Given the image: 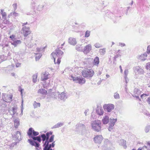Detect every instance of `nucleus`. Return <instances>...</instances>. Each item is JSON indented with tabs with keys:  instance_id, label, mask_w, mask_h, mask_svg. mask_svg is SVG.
I'll list each match as a JSON object with an SVG mask.
<instances>
[{
	"instance_id": "1",
	"label": "nucleus",
	"mask_w": 150,
	"mask_h": 150,
	"mask_svg": "<svg viewBox=\"0 0 150 150\" xmlns=\"http://www.w3.org/2000/svg\"><path fill=\"white\" fill-rule=\"evenodd\" d=\"M63 54L64 52L59 48L56 50L55 52H53L51 53V55L54 59V62L55 64L59 65Z\"/></svg>"
},
{
	"instance_id": "2",
	"label": "nucleus",
	"mask_w": 150,
	"mask_h": 150,
	"mask_svg": "<svg viewBox=\"0 0 150 150\" xmlns=\"http://www.w3.org/2000/svg\"><path fill=\"white\" fill-rule=\"evenodd\" d=\"M82 75L85 78H91L94 75V72L92 69L85 68L82 70L81 72Z\"/></svg>"
},
{
	"instance_id": "3",
	"label": "nucleus",
	"mask_w": 150,
	"mask_h": 150,
	"mask_svg": "<svg viewBox=\"0 0 150 150\" xmlns=\"http://www.w3.org/2000/svg\"><path fill=\"white\" fill-rule=\"evenodd\" d=\"M101 122L100 120L93 121L91 125L92 128L95 131L98 132L101 130Z\"/></svg>"
},
{
	"instance_id": "4",
	"label": "nucleus",
	"mask_w": 150,
	"mask_h": 150,
	"mask_svg": "<svg viewBox=\"0 0 150 150\" xmlns=\"http://www.w3.org/2000/svg\"><path fill=\"white\" fill-rule=\"evenodd\" d=\"M13 96L10 93H3L2 95V98L6 102H11L12 100Z\"/></svg>"
},
{
	"instance_id": "5",
	"label": "nucleus",
	"mask_w": 150,
	"mask_h": 150,
	"mask_svg": "<svg viewBox=\"0 0 150 150\" xmlns=\"http://www.w3.org/2000/svg\"><path fill=\"white\" fill-rule=\"evenodd\" d=\"M70 77L74 81H75L76 83L82 84L85 82V80L84 78L82 77H74L72 75Z\"/></svg>"
},
{
	"instance_id": "6",
	"label": "nucleus",
	"mask_w": 150,
	"mask_h": 150,
	"mask_svg": "<svg viewBox=\"0 0 150 150\" xmlns=\"http://www.w3.org/2000/svg\"><path fill=\"white\" fill-rule=\"evenodd\" d=\"M31 33L29 27H28L25 26L23 27L21 30V33L23 34L25 37H27Z\"/></svg>"
},
{
	"instance_id": "7",
	"label": "nucleus",
	"mask_w": 150,
	"mask_h": 150,
	"mask_svg": "<svg viewBox=\"0 0 150 150\" xmlns=\"http://www.w3.org/2000/svg\"><path fill=\"white\" fill-rule=\"evenodd\" d=\"M114 105L112 104H105L103 106L104 110L108 112H110L114 109Z\"/></svg>"
},
{
	"instance_id": "8",
	"label": "nucleus",
	"mask_w": 150,
	"mask_h": 150,
	"mask_svg": "<svg viewBox=\"0 0 150 150\" xmlns=\"http://www.w3.org/2000/svg\"><path fill=\"white\" fill-rule=\"evenodd\" d=\"M52 132H48L46 134V135L45 134H43L41 135V137L42 139V140L44 141L46 140L45 143L46 142H47L49 143L48 139L50 135L52 134Z\"/></svg>"
},
{
	"instance_id": "9",
	"label": "nucleus",
	"mask_w": 150,
	"mask_h": 150,
	"mask_svg": "<svg viewBox=\"0 0 150 150\" xmlns=\"http://www.w3.org/2000/svg\"><path fill=\"white\" fill-rule=\"evenodd\" d=\"M27 134L29 136H31L32 135L34 136H36L39 134V133L38 132L35 131L33 130L32 128L31 127L28 129Z\"/></svg>"
},
{
	"instance_id": "10",
	"label": "nucleus",
	"mask_w": 150,
	"mask_h": 150,
	"mask_svg": "<svg viewBox=\"0 0 150 150\" xmlns=\"http://www.w3.org/2000/svg\"><path fill=\"white\" fill-rule=\"evenodd\" d=\"M92 46L91 44H89L84 47L83 51L84 53L87 54L90 52Z\"/></svg>"
},
{
	"instance_id": "11",
	"label": "nucleus",
	"mask_w": 150,
	"mask_h": 150,
	"mask_svg": "<svg viewBox=\"0 0 150 150\" xmlns=\"http://www.w3.org/2000/svg\"><path fill=\"white\" fill-rule=\"evenodd\" d=\"M103 138L101 135H97L94 138V141L96 143H100L102 142Z\"/></svg>"
},
{
	"instance_id": "12",
	"label": "nucleus",
	"mask_w": 150,
	"mask_h": 150,
	"mask_svg": "<svg viewBox=\"0 0 150 150\" xmlns=\"http://www.w3.org/2000/svg\"><path fill=\"white\" fill-rule=\"evenodd\" d=\"M49 74L48 72H45L42 76L41 80L44 81L47 79L48 78Z\"/></svg>"
},
{
	"instance_id": "13",
	"label": "nucleus",
	"mask_w": 150,
	"mask_h": 150,
	"mask_svg": "<svg viewBox=\"0 0 150 150\" xmlns=\"http://www.w3.org/2000/svg\"><path fill=\"white\" fill-rule=\"evenodd\" d=\"M96 112L98 114L100 115H102L103 113V111L102 107H98L96 110Z\"/></svg>"
},
{
	"instance_id": "14",
	"label": "nucleus",
	"mask_w": 150,
	"mask_h": 150,
	"mask_svg": "<svg viewBox=\"0 0 150 150\" xmlns=\"http://www.w3.org/2000/svg\"><path fill=\"white\" fill-rule=\"evenodd\" d=\"M69 41L70 44L73 45H74L76 43V39L73 38H70L69 39Z\"/></svg>"
},
{
	"instance_id": "15",
	"label": "nucleus",
	"mask_w": 150,
	"mask_h": 150,
	"mask_svg": "<svg viewBox=\"0 0 150 150\" xmlns=\"http://www.w3.org/2000/svg\"><path fill=\"white\" fill-rule=\"evenodd\" d=\"M38 93L42 95H46L47 94V91L45 89L41 88L38 90Z\"/></svg>"
},
{
	"instance_id": "16",
	"label": "nucleus",
	"mask_w": 150,
	"mask_h": 150,
	"mask_svg": "<svg viewBox=\"0 0 150 150\" xmlns=\"http://www.w3.org/2000/svg\"><path fill=\"white\" fill-rule=\"evenodd\" d=\"M99 63V58L97 57H96L94 59L93 64L94 65L98 66Z\"/></svg>"
},
{
	"instance_id": "17",
	"label": "nucleus",
	"mask_w": 150,
	"mask_h": 150,
	"mask_svg": "<svg viewBox=\"0 0 150 150\" xmlns=\"http://www.w3.org/2000/svg\"><path fill=\"white\" fill-rule=\"evenodd\" d=\"M147 57V54L146 53L142 54L139 57V59L142 61L145 60Z\"/></svg>"
},
{
	"instance_id": "18",
	"label": "nucleus",
	"mask_w": 150,
	"mask_h": 150,
	"mask_svg": "<svg viewBox=\"0 0 150 150\" xmlns=\"http://www.w3.org/2000/svg\"><path fill=\"white\" fill-rule=\"evenodd\" d=\"M48 142H46L44 144V147L43 149V150H52V149H50V146L49 147H48Z\"/></svg>"
},
{
	"instance_id": "19",
	"label": "nucleus",
	"mask_w": 150,
	"mask_h": 150,
	"mask_svg": "<svg viewBox=\"0 0 150 150\" xmlns=\"http://www.w3.org/2000/svg\"><path fill=\"white\" fill-rule=\"evenodd\" d=\"M109 118L108 116H105L102 120L103 123L104 124H107L109 122Z\"/></svg>"
},
{
	"instance_id": "20",
	"label": "nucleus",
	"mask_w": 150,
	"mask_h": 150,
	"mask_svg": "<svg viewBox=\"0 0 150 150\" xmlns=\"http://www.w3.org/2000/svg\"><path fill=\"white\" fill-rule=\"evenodd\" d=\"M21 42L20 40H16L14 41L13 43H11V44L16 47L18 44H21Z\"/></svg>"
},
{
	"instance_id": "21",
	"label": "nucleus",
	"mask_w": 150,
	"mask_h": 150,
	"mask_svg": "<svg viewBox=\"0 0 150 150\" xmlns=\"http://www.w3.org/2000/svg\"><path fill=\"white\" fill-rule=\"evenodd\" d=\"M33 106L34 108H36L38 107H40V103H37L36 101H35L33 104Z\"/></svg>"
},
{
	"instance_id": "22",
	"label": "nucleus",
	"mask_w": 150,
	"mask_h": 150,
	"mask_svg": "<svg viewBox=\"0 0 150 150\" xmlns=\"http://www.w3.org/2000/svg\"><path fill=\"white\" fill-rule=\"evenodd\" d=\"M14 125L15 127L17 128L20 125L19 121L17 120H15L14 121Z\"/></svg>"
},
{
	"instance_id": "23",
	"label": "nucleus",
	"mask_w": 150,
	"mask_h": 150,
	"mask_svg": "<svg viewBox=\"0 0 150 150\" xmlns=\"http://www.w3.org/2000/svg\"><path fill=\"white\" fill-rule=\"evenodd\" d=\"M145 68L147 70L150 71V62L146 64Z\"/></svg>"
},
{
	"instance_id": "24",
	"label": "nucleus",
	"mask_w": 150,
	"mask_h": 150,
	"mask_svg": "<svg viewBox=\"0 0 150 150\" xmlns=\"http://www.w3.org/2000/svg\"><path fill=\"white\" fill-rule=\"evenodd\" d=\"M37 74H35L33 76V81L35 83L37 81Z\"/></svg>"
},
{
	"instance_id": "25",
	"label": "nucleus",
	"mask_w": 150,
	"mask_h": 150,
	"mask_svg": "<svg viewBox=\"0 0 150 150\" xmlns=\"http://www.w3.org/2000/svg\"><path fill=\"white\" fill-rule=\"evenodd\" d=\"M148 96L149 95L148 94H143L141 96V97L143 100H145L147 96Z\"/></svg>"
},
{
	"instance_id": "26",
	"label": "nucleus",
	"mask_w": 150,
	"mask_h": 150,
	"mask_svg": "<svg viewBox=\"0 0 150 150\" xmlns=\"http://www.w3.org/2000/svg\"><path fill=\"white\" fill-rule=\"evenodd\" d=\"M114 125V122H111L110 123V126L109 127L108 129L109 131H111L112 129V127Z\"/></svg>"
},
{
	"instance_id": "27",
	"label": "nucleus",
	"mask_w": 150,
	"mask_h": 150,
	"mask_svg": "<svg viewBox=\"0 0 150 150\" xmlns=\"http://www.w3.org/2000/svg\"><path fill=\"white\" fill-rule=\"evenodd\" d=\"M33 139L34 140H37L39 142H40L41 141V139H40V136L38 137H33Z\"/></svg>"
},
{
	"instance_id": "28",
	"label": "nucleus",
	"mask_w": 150,
	"mask_h": 150,
	"mask_svg": "<svg viewBox=\"0 0 150 150\" xmlns=\"http://www.w3.org/2000/svg\"><path fill=\"white\" fill-rule=\"evenodd\" d=\"M1 12L3 17H6V13L5 12H4L3 10L1 9Z\"/></svg>"
},
{
	"instance_id": "29",
	"label": "nucleus",
	"mask_w": 150,
	"mask_h": 150,
	"mask_svg": "<svg viewBox=\"0 0 150 150\" xmlns=\"http://www.w3.org/2000/svg\"><path fill=\"white\" fill-rule=\"evenodd\" d=\"M90 34V31L88 30H87L85 33V37H88L89 36Z\"/></svg>"
},
{
	"instance_id": "30",
	"label": "nucleus",
	"mask_w": 150,
	"mask_h": 150,
	"mask_svg": "<svg viewBox=\"0 0 150 150\" xmlns=\"http://www.w3.org/2000/svg\"><path fill=\"white\" fill-rule=\"evenodd\" d=\"M137 150H149L147 147L145 146H143L142 148H139Z\"/></svg>"
},
{
	"instance_id": "31",
	"label": "nucleus",
	"mask_w": 150,
	"mask_h": 150,
	"mask_svg": "<svg viewBox=\"0 0 150 150\" xmlns=\"http://www.w3.org/2000/svg\"><path fill=\"white\" fill-rule=\"evenodd\" d=\"M134 94H137L138 95L140 94L139 90L138 89H135L134 91Z\"/></svg>"
},
{
	"instance_id": "32",
	"label": "nucleus",
	"mask_w": 150,
	"mask_h": 150,
	"mask_svg": "<svg viewBox=\"0 0 150 150\" xmlns=\"http://www.w3.org/2000/svg\"><path fill=\"white\" fill-rule=\"evenodd\" d=\"M54 135H52L51 136V137L50 138V139L49 140V141H48L49 142H52L54 140Z\"/></svg>"
},
{
	"instance_id": "33",
	"label": "nucleus",
	"mask_w": 150,
	"mask_h": 150,
	"mask_svg": "<svg viewBox=\"0 0 150 150\" xmlns=\"http://www.w3.org/2000/svg\"><path fill=\"white\" fill-rule=\"evenodd\" d=\"M114 98L116 99H118L120 98L119 94L117 93H115L114 95Z\"/></svg>"
},
{
	"instance_id": "34",
	"label": "nucleus",
	"mask_w": 150,
	"mask_h": 150,
	"mask_svg": "<svg viewBox=\"0 0 150 150\" xmlns=\"http://www.w3.org/2000/svg\"><path fill=\"white\" fill-rule=\"evenodd\" d=\"M33 145L35 146L36 147H38L39 146V144L35 141L33 142Z\"/></svg>"
},
{
	"instance_id": "35",
	"label": "nucleus",
	"mask_w": 150,
	"mask_h": 150,
	"mask_svg": "<svg viewBox=\"0 0 150 150\" xmlns=\"http://www.w3.org/2000/svg\"><path fill=\"white\" fill-rule=\"evenodd\" d=\"M54 142H53L52 143V144H50V145L49 144V143H48V147H49L50 146V148L51 147H54V145H55V144H54Z\"/></svg>"
},
{
	"instance_id": "36",
	"label": "nucleus",
	"mask_w": 150,
	"mask_h": 150,
	"mask_svg": "<svg viewBox=\"0 0 150 150\" xmlns=\"http://www.w3.org/2000/svg\"><path fill=\"white\" fill-rule=\"evenodd\" d=\"M121 144H122L125 145L126 144V141L124 140H122L121 141Z\"/></svg>"
},
{
	"instance_id": "37",
	"label": "nucleus",
	"mask_w": 150,
	"mask_h": 150,
	"mask_svg": "<svg viewBox=\"0 0 150 150\" xmlns=\"http://www.w3.org/2000/svg\"><path fill=\"white\" fill-rule=\"evenodd\" d=\"M147 52L148 53H150V45L148 46L147 47Z\"/></svg>"
},
{
	"instance_id": "38",
	"label": "nucleus",
	"mask_w": 150,
	"mask_h": 150,
	"mask_svg": "<svg viewBox=\"0 0 150 150\" xmlns=\"http://www.w3.org/2000/svg\"><path fill=\"white\" fill-rule=\"evenodd\" d=\"M95 46L97 48H99L100 47V45L98 43H96L95 45Z\"/></svg>"
},
{
	"instance_id": "39",
	"label": "nucleus",
	"mask_w": 150,
	"mask_h": 150,
	"mask_svg": "<svg viewBox=\"0 0 150 150\" xmlns=\"http://www.w3.org/2000/svg\"><path fill=\"white\" fill-rule=\"evenodd\" d=\"M21 63H18L16 64V67H19L21 66Z\"/></svg>"
},
{
	"instance_id": "40",
	"label": "nucleus",
	"mask_w": 150,
	"mask_h": 150,
	"mask_svg": "<svg viewBox=\"0 0 150 150\" xmlns=\"http://www.w3.org/2000/svg\"><path fill=\"white\" fill-rule=\"evenodd\" d=\"M147 101L148 103L150 104V96L148 98Z\"/></svg>"
},
{
	"instance_id": "41",
	"label": "nucleus",
	"mask_w": 150,
	"mask_h": 150,
	"mask_svg": "<svg viewBox=\"0 0 150 150\" xmlns=\"http://www.w3.org/2000/svg\"><path fill=\"white\" fill-rule=\"evenodd\" d=\"M15 36L14 35H12L10 36V38H11L12 40L13 38H15Z\"/></svg>"
},
{
	"instance_id": "42",
	"label": "nucleus",
	"mask_w": 150,
	"mask_h": 150,
	"mask_svg": "<svg viewBox=\"0 0 150 150\" xmlns=\"http://www.w3.org/2000/svg\"><path fill=\"white\" fill-rule=\"evenodd\" d=\"M125 44L124 43H121L120 44V45L122 47L125 46Z\"/></svg>"
},
{
	"instance_id": "43",
	"label": "nucleus",
	"mask_w": 150,
	"mask_h": 150,
	"mask_svg": "<svg viewBox=\"0 0 150 150\" xmlns=\"http://www.w3.org/2000/svg\"><path fill=\"white\" fill-rule=\"evenodd\" d=\"M11 75L12 76H15L16 74H15V73H12L11 74Z\"/></svg>"
},
{
	"instance_id": "44",
	"label": "nucleus",
	"mask_w": 150,
	"mask_h": 150,
	"mask_svg": "<svg viewBox=\"0 0 150 150\" xmlns=\"http://www.w3.org/2000/svg\"><path fill=\"white\" fill-rule=\"evenodd\" d=\"M28 24V23L27 22H26V23H23V24H22V26H24L25 25H26V24Z\"/></svg>"
},
{
	"instance_id": "45",
	"label": "nucleus",
	"mask_w": 150,
	"mask_h": 150,
	"mask_svg": "<svg viewBox=\"0 0 150 150\" xmlns=\"http://www.w3.org/2000/svg\"><path fill=\"white\" fill-rule=\"evenodd\" d=\"M20 91L21 92V94L22 95V93H23V89H22L21 88H20Z\"/></svg>"
},
{
	"instance_id": "46",
	"label": "nucleus",
	"mask_w": 150,
	"mask_h": 150,
	"mask_svg": "<svg viewBox=\"0 0 150 150\" xmlns=\"http://www.w3.org/2000/svg\"><path fill=\"white\" fill-rule=\"evenodd\" d=\"M80 47H77V46L76 47V49L78 50V51H79L80 50V49H79V48Z\"/></svg>"
},
{
	"instance_id": "47",
	"label": "nucleus",
	"mask_w": 150,
	"mask_h": 150,
	"mask_svg": "<svg viewBox=\"0 0 150 150\" xmlns=\"http://www.w3.org/2000/svg\"><path fill=\"white\" fill-rule=\"evenodd\" d=\"M65 44V42H64L62 43L61 44V46H63Z\"/></svg>"
},
{
	"instance_id": "48",
	"label": "nucleus",
	"mask_w": 150,
	"mask_h": 150,
	"mask_svg": "<svg viewBox=\"0 0 150 150\" xmlns=\"http://www.w3.org/2000/svg\"><path fill=\"white\" fill-rule=\"evenodd\" d=\"M120 70H121V72H122V67H121V66H120Z\"/></svg>"
},
{
	"instance_id": "49",
	"label": "nucleus",
	"mask_w": 150,
	"mask_h": 150,
	"mask_svg": "<svg viewBox=\"0 0 150 150\" xmlns=\"http://www.w3.org/2000/svg\"><path fill=\"white\" fill-rule=\"evenodd\" d=\"M136 98H138L139 97L138 96H136Z\"/></svg>"
},
{
	"instance_id": "50",
	"label": "nucleus",
	"mask_w": 150,
	"mask_h": 150,
	"mask_svg": "<svg viewBox=\"0 0 150 150\" xmlns=\"http://www.w3.org/2000/svg\"><path fill=\"white\" fill-rule=\"evenodd\" d=\"M132 150H135V149H133Z\"/></svg>"
},
{
	"instance_id": "51",
	"label": "nucleus",
	"mask_w": 150,
	"mask_h": 150,
	"mask_svg": "<svg viewBox=\"0 0 150 150\" xmlns=\"http://www.w3.org/2000/svg\"><path fill=\"white\" fill-rule=\"evenodd\" d=\"M139 100L140 101L141 100L140 99H139Z\"/></svg>"
}]
</instances>
